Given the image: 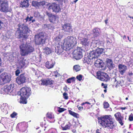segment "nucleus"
I'll return each instance as SVG.
<instances>
[{"mask_svg": "<svg viewBox=\"0 0 133 133\" xmlns=\"http://www.w3.org/2000/svg\"><path fill=\"white\" fill-rule=\"evenodd\" d=\"M64 50H65L63 47L62 48V46H57V48H56L55 51L58 55H59L62 54Z\"/></svg>", "mask_w": 133, "mask_h": 133, "instance_id": "20", "label": "nucleus"}, {"mask_svg": "<svg viewBox=\"0 0 133 133\" xmlns=\"http://www.w3.org/2000/svg\"><path fill=\"white\" fill-rule=\"evenodd\" d=\"M49 21L53 23H56L58 21V17L53 15L50 18H49Z\"/></svg>", "mask_w": 133, "mask_h": 133, "instance_id": "25", "label": "nucleus"}, {"mask_svg": "<svg viewBox=\"0 0 133 133\" xmlns=\"http://www.w3.org/2000/svg\"><path fill=\"white\" fill-rule=\"evenodd\" d=\"M3 25V23L0 20V29L2 27V26Z\"/></svg>", "mask_w": 133, "mask_h": 133, "instance_id": "52", "label": "nucleus"}, {"mask_svg": "<svg viewBox=\"0 0 133 133\" xmlns=\"http://www.w3.org/2000/svg\"><path fill=\"white\" fill-rule=\"evenodd\" d=\"M62 29L65 31L69 32H70L72 30L70 24L69 23H65L62 26Z\"/></svg>", "mask_w": 133, "mask_h": 133, "instance_id": "13", "label": "nucleus"}, {"mask_svg": "<svg viewBox=\"0 0 133 133\" xmlns=\"http://www.w3.org/2000/svg\"><path fill=\"white\" fill-rule=\"evenodd\" d=\"M77 43V40L75 37L68 36L64 40L63 47L65 50H69Z\"/></svg>", "mask_w": 133, "mask_h": 133, "instance_id": "4", "label": "nucleus"}, {"mask_svg": "<svg viewBox=\"0 0 133 133\" xmlns=\"http://www.w3.org/2000/svg\"><path fill=\"white\" fill-rule=\"evenodd\" d=\"M29 5L28 0H23L20 3V6L22 7H28Z\"/></svg>", "mask_w": 133, "mask_h": 133, "instance_id": "23", "label": "nucleus"}, {"mask_svg": "<svg viewBox=\"0 0 133 133\" xmlns=\"http://www.w3.org/2000/svg\"><path fill=\"white\" fill-rule=\"evenodd\" d=\"M55 64L53 63L47 62L45 63V66L48 69L52 68Z\"/></svg>", "mask_w": 133, "mask_h": 133, "instance_id": "27", "label": "nucleus"}, {"mask_svg": "<svg viewBox=\"0 0 133 133\" xmlns=\"http://www.w3.org/2000/svg\"><path fill=\"white\" fill-rule=\"evenodd\" d=\"M127 38H128V39L129 41V42H131V40L129 39V36H128Z\"/></svg>", "mask_w": 133, "mask_h": 133, "instance_id": "61", "label": "nucleus"}, {"mask_svg": "<svg viewBox=\"0 0 133 133\" xmlns=\"http://www.w3.org/2000/svg\"><path fill=\"white\" fill-rule=\"evenodd\" d=\"M39 2L34 1L32 2V5L37 8L39 7Z\"/></svg>", "mask_w": 133, "mask_h": 133, "instance_id": "35", "label": "nucleus"}, {"mask_svg": "<svg viewBox=\"0 0 133 133\" xmlns=\"http://www.w3.org/2000/svg\"><path fill=\"white\" fill-rule=\"evenodd\" d=\"M25 80L26 78L23 74H21L16 79V81L18 84L19 85L24 83Z\"/></svg>", "mask_w": 133, "mask_h": 133, "instance_id": "15", "label": "nucleus"}, {"mask_svg": "<svg viewBox=\"0 0 133 133\" xmlns=\"http://www.w3.org/2000/svg\"><path fill=\"white\" fill-rule=\"evenodd\" d=\"M119 71L121 74L123 75L127 70V66L124 65L119 64L118 65Z\"/></svg>", "mask_w": 133, "mask_h": 133, "instance_id": "18", "label": "nucleus"}, {"mask_svg": "<svg viewBox=\"0 0 133 133\" xmlns=\"http://www.w3.org/2000/svg\"><path fill=\"white\" fill-rule=\"evenodd\" d=\"M35 43L36 44L39 45L44 43L45 40V37L41 34L35 35Z\"/></svg>", "mask_w": 133, "mask_h": 133, "instance_id": "9", "label": "nucleus"}, {"mask_svg": "<svg viewBox=\"0 0 133 133\" xmlns=\"http://www.w3.org/2000/svg\"><path fill=\"white\" fill-rule=\"evenodd\" d=\"M20 73V70L19 69H17L15 71L16 75L17 76H18Z\"/></svg>", "mask_w": 133, "mask_h": 133, "instance_id": "48", "label": "nucleus"}, {"mask_svg": "<svg viewBox=\"0 0 133 133\" xmlns=\"http://www.w3.org/2000/svg\"><path fill=\"white\" fill-rule=\"evenodd\" d=\"M45 27L46 28H47L48 29H52L54 28V26H52L50 24H46L45 25Z\"/></svg>", "mask_w": 133, "mask_h": 133, "instance_id": "40", "label": "nucleus"}, {"mask_svg": "<svg viewBox=\"0 0 133 133\" xmlns=\"http://www.w3.org/2000/svg\"><path fill=\"white\" fill-rule=\"evenodd\" d=\"M14 85L10 84L9 85L6 86L5 87L4 89V91L7 94L10 92L11 90H13Z\"/></svg>", "mask_w": 133, "mask_h": 133, "instance_id": "19", "label": "nucleus"}, {"mask_svg": "<svg viewBox=\"0 0 133 133\" xmlns=\"http://www.w3.org/2000/svg\"><path fill=\"white\" fill-rule=\"evenodd\" d=\"M0 11L4 12L9 11L8 4L6 1L0 0Z\"/></svg>", "mask_w": 133, "mask_h": 133, "instance_id": "11", "label": "nucleus"}, {"mask_svg": "<svg viewBox=\"0 0 133 133\" xmlns=\"http://www.w3.org/2000/svg\"><path fill=\"white\" fill-rule=\"evenodd\" d=\"M63 95L64 98V99H68V97L67 96L68 94H67V93L65 92L63 93Z\"/></svg>", "mask_w": 133, "mask_h": 133, "instance_id": "45", "label": "nucleus"}, {"mask_svg": "<svg viewBox=\"0 0 133 133\" xmlns=\"http://www.w3.org/2000/svg\"><path fill=\"white\" fill-rule=\"evenodd\" d=\"M45 50V53L47 55L50 54L52 52L50 49L49 48H46Z\"/></svg>", "mask_w": 133, "mask_h": 133, "instance_id": "38", "label": "nucleus"}, {"mask_svg": "<svg viewBox=\"0 0 133 133\" xmlns=\"http://www.w3.org/2000/svg\"><path fill=\"white\" fill-rule=\"evenodd\" d=\"M74 58L76 60L80 59L82 56L81 49L79 48L75 50L73 54Z\"/></svg>", "mask_w": 133, "mask_h": 133, "instance_id": "12", "label": "nucleus"}, {"mask_svg": "<svg viewBox=\"0 0 133 133\" xmlns=\"http://www.w3.org/2000/svg\"><path fill=\"white\" fill-rule=\"evenodd\" d=\"M63 36V35L59 33L58 35L57 36L54 38V40L56 41H60L62 38Z\"/></svg>", "mask_w": 133, "mask_h": 133, "instance_id": "34", "label": "nucleus"}, {"mask_svg": "<svg viewBox=\"0 0 133 133\" xmlns=\"http://www.w3.org/2000/svg\"><path fill=\"white\" fill-rule=\"evenodd\" d=\"M33 18V17H32V16H30L29 18H30V19H31V20L32 18Z\"/></svg>", "mask_w": 133, "mask_h": 133, "instance_id": "62", "label": "nucleus"}, {"mask_svg": "<svg viewBox=\"0 0 133 133\" xmlns=\"http://www.w3.org/2000/svg\"><path fill=\"white\" fill-rule=\"evenodd\" d=\"M113 118L111 115H106L101 117L98 119V123L104 128H107L111 131L116 126L113 122Z\"/></svg>", "mask_w": 133, "mask_h": 133, "instance_id": "1", "label": "nucleus"}, {"mask_svg": "<svg viewBox=\"0 0 133 133\" xmlns=\"http://www.w3.org/2000/svg\"><path fill=\"white\" fill-rule=\"evenodd\" d=\"M114 116L116 117V120L119 122V123L122 125H123V123L122 122V120H123V117L121 115L120 113L118 112L115 114Z\"/></svg>", "mask_w": 133, "mask_h": 133, "instance_id": "16", "label": "nucleus"}, {"mask_svg": "<svg viewBox=\"0 0 133 133\" xmlns=\"http://www.w3.org/2000/svg\"><path fill=\"white\" fill-rule=\"evenodd\" d=\"M83 108L82 107H79L78 108V109L79 110H82V109H83Z\"/></svg>", "mask_w": 133, "mask_h": 133, "instance_id": "54", "label": "nucleus"}, {"mask_svg": "<svg viewBox=\"0 0 133 133\" xmlns=\"http://www.w3.org/2000/svg\"><path fill=\"white\" fill-rule=\"evenodd\" d=\"M42 84L43 85H51L53 83V81L52 80H50L48 79H44L41 80Z\"/></svg>", "mask_w": 133, "mask_h": 133, "instance_id": "24", "label": "nucleus"}, {"mask_svg": "<svg viewBox=\"0 0 133 133\" xmlns=\"http://www.w3.org/2000/svg\"><path fill=\"white\" fill-rule=\"evenodd\" d=\"M17 115V113L15 112H14L12 114H11L10 116L12 118L15 117Z\"/></svg>", "mask_w": 133, "mask_h": 133, "instance_id": "44", "label": "nucleus"}, {"mask_svg": "<svg viewBox=\"0 0 133 133\" xmlns=\"http://www.w3.org/2000/svg\"><path fill=\"white\" fill-rule=\"evenodd\" d=\"M11 76L7 73H2L0 76V83L1 84L9 82L11 80Z\"/></svg>", "mask_w": 133, "mask_h": 133, "instance_id": "7", "label": "nucleus"}, {"mask_svg": "<svg viewBox=\"0 0 133 133\" xmlns=\"http://www.w3.org/2000/svg\"><path fill=\"white\" fill-rule=\"evenodd\" d=\"M71 126L70 124L66 125L63 128V129L64 130H66L67 129H69Z\"/></svg>", "mask_w": 133, "mask_h": 133, "instance_id": "41", "label": "nucleus"}, {"mask_svg": "<svg viewBox=\"0 0 133 133\" xmlns=\"http://www.w3.org/2000/svg\"><path fill=\"white\" fill-rule=\"evenodd\" d=\"M96 133H101L100 130L98 129H97L96 131Z\"/></svg>", "mask_w": 133, "mask_h": 133, "instance_id": "53", "label": "nucleus"}, {"mask_svg": "<svg viewBox=\"0 0 133 133\" xmlns=\"http://www.w3.org/2000/svg\"><path fill=\"white\" fill-rule=\"evenodd\" d=\"M2 65V59L0 57V66H1Z\"/></svg>", "mask_w": 133, "mask_h": 133, "instance_id": "55", "label": "nucleus"}, {"mask_svg": "<svg viewBox=\"0 0 133 133\" xmlns=\"http://www.w3.org/2000/svg\"><path fill=\"white\" fill-rule=\"evenodd\" d=\"M93 60L91 59H90V58L88 57V56L87 58H85L84 59V63H87L88 64H91Z\"/></svg>", "mask_w": 133, "mask_h": 133, "instance_id": "30", "label": "nucleus"}, {"mask_svg": "<svg viewBox=\"0 0 133 133\" xmlns=\"http://www.w3.org/2000/svg\"><path fill=\"white\" fill-rule=\"evenodd\" d=\"M69 114L73 116L74 117L77 118L78 116V114L75 113L71 111H69Z\"/></svg>", "mask_w": 133, "mask_h": 133, "instance_id": "37", "label": "nucleus"}, {"mask_svg": "<svg viewBox=\"0 0 133 133\" xmlns=\"http://www.w3.org/2000/svg\"><path fill=\"white\" fill-rule=\"evenodd\" d=\"M65 109L64 108H59L58 111L59 112H62L64 111Z\"/></svg>", "mask_w": 133, "mask_h": 133, "instance_id": "49", "label": "nucleus"}, {"mask_svg": "<svg viewBox=\"0 0 133 133\" xmlns=\"http://www.w3.org/2000/svg\"><path fill=\"white\" fill-rule=\"evenodd\" d=\"M97 78L102 81H107L109 80L108 75L104 72L98 71L97 73Z\"/></svg>", "mask_w": 133, "mask_h": 133, "instance_id": "10", "label": "nucleus"}, {"mask_svg": "<svg viewBox=\"0 0 133 133\" xmlns=\"http://www.w3.org/2000/svg\"><path fill=\"white\" fill-rule=\"evenodd\" d=\"M85 103H87V104H91L90 103H89V102H86Z\"/></svg>", "mask_w": 133, "mask_h": 133, "instance_id": "64", "label": "nucleus"}, {"mask_svg": "<svg viewBox=\"0 0 133 133\" xmlns=\"http://www.w3.org/2000/svg\"><path fill=\"white\" fill-rule=\"evenodd\" d=\"M92 102H93V103H92V104H94L95 103V99H94L93 100H92Z\"/></svg>", "mask_w": 133, "mask_h": 133, "instance_id": "56", "label": "nucleus"}, {"mask_svg": "<svg viewBox=\"0 0 133 133\" xmlns=\"http://www.w3.org/2000/svg\"><path fill=\"white\" fill-rule=\"evenodd\" d=\"M53 72H54V75L56 77H57V73H58L57 71H55Z\"/></svg>", "mask_w": 133, "mask_h": 133, "instance_id": "51", "label": "nucleus"}, {"mask_svg": "<svg viewBox=\"0 0 133 133\" xmlns=\"http://www.w3.org/2000/svg\"><path fill=\"white\" fill-rule=\"evenodd\" d=\"M128 74H129V75L130 76H132V73L131 72H129V73Z\"/></svg>", "mask_w": 133, "mask_h": 133, "instance_id": "57", "label": "nucleus"}, {"mask_svg": "<svg viewBox=\"0 0 133 133\" xmlns=\"http://www.w3.org/2000/svg\"><path fill=\"white\" fill-rule=\"evenodd\" d=\"M48 10L55 12L56 13L59 12L61 11V9L59 4L54 2L48 8Z\"/></svg>", "mask_w": 133, "mask_h": 133, "instance_id": "8", "label": "nucleus"}, {"mask_svg": "<svg viewBox=\"0 0 133 133\" xmlns=\"http://www.w3.org/2000/svg\"><path fill=\"white\" fill-rule=\"evenodd\" d=\"M123 38L124 39L126 38V37L125 35H124L123 36Z\"/></svg>", "mask_w": 133, "mask_h": 133, "instance_id": "58", "label": "nucleus"}, {"mask_svg": "<svg viewBox=\"0 0 133 133\" xmlns=\"http://www.w3.org/2000/svg\"><path fill=\"white\" fill-rule=\"evenodd\" d=\"M100 30L97 28H95L92 30V32L94 34V35L95 37H97L99 35Z\"/></svg>", "mask_w": 133, "mask_h": 133, "instance_id": "28", "label": "nucleus"}, {"mask_svg": "<svg viewBox=\"0 0 133 133\" xmlns=\"http://www.w3.org/2000/svg\"><path fill=\"white\" fill-rule=\"evenodd\" d=\"M21 96L28 98L31 94V91L30 88L27 87L22 88L20 90Z\"/></svg>", "mask_w": 133, "mask_h": 133, "instance_id": "6", "label": "nucleus"}, {"mask_svg": "<svg viewBox=\"0 0 133 133\" xmlns=\"http://www.w3.org/2000/svg\"><path fill=\"white\" fill-rule=\"evenodd\" d=\"M19 48L20 54L23 56H27L34 50L33 46L29 43L21 44L19 45Z\"/></svg>", "mask_w": 133, "mask_h": 133, "instance_id": "2", "label": "nucleus"}, {"mask_svg": "<svg viewBox=\"0 0 133 133\" xmlns=\"http://www.w3.org/2000/svg\"><path fill=\"white\" fill-rule=\"evenodd\" d=\"M46 117L49 121L50 120H53L54 118V115L51 113H48L46 114Z\"/></svg>", "mask_w": 133, "mask_h": 133, "instance_id": "32", "label": "nucleus"}, {"mask_svg": "<svg viewBox=\"0 0 133 133\" xmlns=\"http://www.w3.org/2000/svg\"><path fill=\"white\" fill-rule=\"evenodd\" d=\"M28 63L27 62V60L24 58L20 60L19 62V64L21 68H22L26 64H28Z\"/></svg>", "mask_w": 133, "mask_h": 133, "instance_id": "26", "label": "nucleus"}, {"mask_svg": "<svg viewBox=\"0 0 133 133\" xmlns=\"http://www.w3.org/2000/svg\"><path fill=\"white\" fill-rule=\"evenodd\" d=\"M88 56V57L90 58V59H92L94 61H95V59H97L98 57L95 50L90 51Z\"/></svg>", "mask_w": 133, "mask_h": 133, "instance_id": "17", "label": "nucleus"}, {"mask_svg": "<svg viewBox=\"0 0 133 133\" xmlns=\"http://www.w3.org/2000/svg\"><path fill=\"white\" fill-rule=\"evenodd\" d=\"M46 14L47 15H48L49 17V18H50L52 16H53V15L50 13L48 12Z\"/></svg>", "mask_w": 133, "mask_h": 133, "instance_id": "50", "label": "nucleus"}, {"mask_svg": "<svg viewBox=\"0 0 133 133\" xmlns=\"http://www.w3.org/2000/svg\"><path fill=\"white\" fill-rule=\"evenodd\" d=\"M76 78L78 79L79 81H81L82 80V76L81 75H77L76 77Z\"/></svg>", "mask_w": 133, "mask_h": 133, "instance_id": "42", "label": "nucleus"}, {"mask_svg": "<svg viewBox=\"0 0 133 133\" xmlns=\"http://www.w3.org/2000/svg\"><path fill=\"white\" fill-rule=\"evenodd\" d=\"M75 77H72L67 79V82L68 83H71V82H73L74 81Z\"/></svg>", "mask_w": 133, "mask_h": 133, "instance_id": "39", "label": "nucleus"}, {"mask_svg": "<svg viewBox=\"0 0 133 133\" xmlns=\"http://www.w3.org/2000/svg\"><path fill=\"white\" fill-rule=\"evenodd\" d=\"M95 66L97 68H102L103 63L102 61L100 59H98L94 63Z\"/></svg>", "mask_w": 133, "mask_h": 133, "instance_id": "21", "label": "nucleus"}, {"mask_svg": "<svg viewBox=\"0 0 133 133\" xmlns=\"http://www.w3.org/2000/svg\"><path fill=\"white\" fill-rule=\"evenodd\" d=\"M39 3V6H43V8H45L46 6L49 5V3L45 1H41Z\"/></svg>", "mask_w": 133, "mask_h": 133, "instance_id": "31", "label": "nucleus"}, {"mask_svg": "<svg viewBox=\"0 0 133 133\" xmlns=\"http://www.w3.org/2000/svg\"><path fill=\"white\" fill-rule=\"evenodd\" d=\"M24 20H25V21L26 22H27V21H31V20L30 19V18H29V17L28 16L25 19H24Z\"/></svg>", "mask_w": 133, "mask_h": 133, "instance_id": "47", "label": "nucleus"}, {"mask_svg": "<svg viewBox=\"0 0 133 133\" xmlns=\"http://www.w3.org/2000/svg\"><path fill=\"white\" fill-rule=\"evenodd\" d=\"M97 56L98 57L102 53L103 51V49L102 48H97L95 50Z\"/></svg>", "mask_w": 133, "mask_h": 133, "instance_id": "29", "label": "nucleus"}, {"mask_svg": "<svg viewBox=\"0 0 133 133\" xmlns=\"http://www.w3.org/2000/svg\"><path fill=\"white\" fill-rule=\"evenodd\" d=\"M104 108H108L109 106L108 103L107 102H105L103 104Z\"/></svg>", "mask_w": 133, "mask_h": 133, "instance_id": "43", "label": "nucleus"}, {"mask_svg": "<svg viewBox=\"0 0 133 133\" xmlns=\"http://www.w3.org/2000/svg\"><path fill=\"white\" fill-rule=\"evenodd\" d=\"M1 109L2 111L5 114H7L8 113V107L6 104H3L1 107Z\"/></svg>", "mask_w": 133, "mask_h": 133, "instance_id": "22", "label": "nucleus"}, {"mask_svg": "<svg viewBox=\"0 0 133 133\" xmlns=\"http://www.w3.org/2000/svg\"><path fill=\"white\" fill-rule=\"evenodd\" d=\"M73 69L75 71L77 72L80 70V67L78 65H76L74 66Z\"/></svg>", "mask_w": 133, "mask_h": 133, "instance_id": "36", "label": "nucleus"}, {"mask_svg": "<svg viewBox=\"0 0 133 133\" xmlns=\"http://www.w3.org/2000/svg\"><path fill=\"white\" fill-rule=\"evenodd\" d=\"M105 62L107 66L109 69H111L114 68L115 64L113 63L112 60L111 59L107 58L105 60Z\"/></svg>", "mask_w": 133, "mask_h": 133, "instance_id": "14", "label": "nucleus"}, {"mask_svg": "<svg viewBox=\"0 0 133 133\" xmlns=\"http://www.w3.org/2000/svg\"><path fill=\"white\" fill-rule=\"evenodd\" d=\"M108 21V19H106L105 20V22L106 24H107V21Z\"/></svg>", "mask_w": 133, "mask_h": 133, "instance_id": "60", "label": "nucleus"}, {"mask_svg": "<svg viewBox=\"0 0 133 133\" xmlns=\"http://www.w3.org/2000/svg\"><path fill=\"white\" fill-rule=\"evenodd\" d=\"M19 30L16 32V34L17 35L18 37L25 38V34L29 33L30 30L28 26L24 24H19Z\"/></svg>", "mask_w": 133, "mask_h": 133, "instance_id": "5", "label": "nucleus"}, {"mask_svg": "<svg viewBox=\"0 0 133 133\" xmlns=\"http://www.w3.org/2000/svg\"><path fill=\"white\" fill-rule=\"evenodd\" d=\"M129 120L130 121H133V115L131 114L129 116Z\"/></svg>", "mask_w": 133, "mask_h": 133, "instance_id": "46", "label": "nucleus"}, {"mask_svg": "<svg viewBox=\"0 0 133 133\" xmlns=\"http://www.w3.org/2000/svg\"><path fill=\"white\" fill-rule=\"evenodd\" d=\"M58 1L63 2V1H65V0H56Z\"/></svg>", "mask_w": 133, "mask_h": 133, "instance_id": "59", "label": "nucleus"}, {"mask_svg": "<svg viewBox=\"0 0 133 133\" xmlns=\"http://www.w3.org/2000/svg\"><path fill=\"white\" fill-rule=\"evenodd\" d=\"M28 98H25L21 96L19 102L21 103L26 104L27 103L26 99Z\"/></svg>", "mask_w": 133, "mask_h": 133, "instance_id": "33", "label": "nucleus"}, {"mask_svg": "<svg viewBox=\"0 0 133 133\" xmlns=\"http://www.w3.org/2000/svg\"><path fill=\"white\" fill-rule=\"evenodd\" d=\"M80 43L86 50H88L89 46L91 45L95 47L99 46L101 44V42L95 40L91 42L90 39L87 38H82L80 39Z\"/></svg>", "mask_w": 133, "mask_h": 133, "instance_id": "3", "label": "nucleus"}, {"mask_svg": "<svg viewBox=\"0 0 133 133\" xmlns=\"http://www.w3.org/2000/svg\"><path fill=\"white\" fill-rule=\"evenodd\" d=\"M128 17L130 18H131L132 19H133V17H131L130 16H128Z\"/></svg>", "mask_w": 133, "mask_h": 133, "instance_id": "63", "label": "nucleus"}]
</instances>
